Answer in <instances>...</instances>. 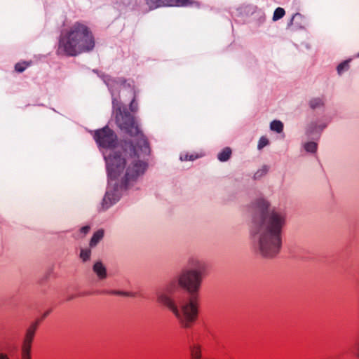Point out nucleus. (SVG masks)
Segmentation results:
<instances>
[{
  "mask_svg": "<svg viewBox=\"0 0 359 359\" xmlns=\"http://www.w3.org/2000/svg\"><path fill=\"white\" fill-rule=\"evenodd\" d=\"M128 86L129 88H131V92L133 95V98L130 103V109L132 111L135 112L137 110V103L135 102L136 92H135V88H133V86L130 85V83H128Z\"/></svg>",
  "mask_w": 359,
  "mask_h": 359,
  "instance_id": "nucleus-16",
  "label": "nucleus"
},
{
  "mask_svg": "<svg viewBox=\"0 0 359 359\" xmlns=\"http://www.w3.org/2000/svg\"><path fill=\"white\" fill-rule=\"evenodd\" d=\"M93 138L97 146L104 149H112L117 144V135L107 126L94 132Z\"/></svg>",
  "mask_w": 359,
  "mask_h": 359,
  "instance_id": "nucleus-5",
  "label": "nucleus"
},
{
  "mask_svg": "<svg viewBox=\"0 0 359 359\" xmlns=\"http://www.w3.org/2000/svg\"><path fill=\"white\" fill-rule=\"evenodd\" d=\"M271 130L280 133L283 130V124L280 121L274 120L270 124Z\"/></svg>",
  "mask_w": 359,
  "mask_h": 359,
  "instance_id": "nucleus-14",
  "label": "nucleus"
},
{
  "mask_svg": "<svg viewBox=\"0 0 359 359\" xmlns=\"http://www.w3.org/2000/svg\"><path fill=\"white\" fill-rule=\"evenodd\" d=\"M349 69V60H345L341 62L337 67V73L341 75L343 72Z\"/></svg>",
  "mask_w": 359,
  "mask_h": 359,
  "instance_id": "nucleus-18",
  "label": "nucleus"
},
{
  "mask_svg": "<svg viewBox=\"0 0 359 359\" xmlns=\"http://www.w3.org/2000/svg\"><path fill=\"white\" fill-rule=\"evenodd\" d=\"M231 155V149L229 147H225L217 155V158L221 162H225L230 158Z\"/></svg>",
  "mask_w": 359,
  "mask_h": 359,
  "instance_id": "nucleus-13",
  "label": "nucleus"
},
{
  "mask_svg": "<svg viewBox=\"0 0 359 359\" xmlns=\"http://www.w3.org/2000/svg\"><path fill=\"white\" fill-rule=\"evenodd\" d=\"M162 0H145L147 5L149 9H154L161 6Z\"/></svg>",
  "mask_w": 359,
  "mask_h": 359,
  "instance_id": "nucleus-20",
  "label": "nucleus"
},
{
  "mask_svg": "<svg viewBox=\"0 0 359 359\" xmlns=\"http://www.w3.org/2000/svg\"><path fill=\"white\" fill-rule=\"evenodd\" d=\"M330 121L325 116L315 121H311L307 126L306 134L309 137L317 139L320 136L321 133L327 126Z\"/></svg>",
  "mask_w": 359,
  "mask_h": 359,
  "instance_id": "nucleus-6",
  "label": "nucleus"
},
{
  "mask_svg": "<svg viewBox=\"0 0 359 359\" xmlns=\"http://www.w3.org/2000/svg\"><path fill=\"white\" fill-rule=\"evenodd\" d=\"M285 10L283 8L278 7L276 8L273 15V20L277 21L281 19L285 15Z\"/></svg>",
  "mask_w": 359,
  "mask_h": 359,
  "instance_id": "nucleus-19",
  "label": "nucleus"
},
{
  "mask_svg": "<svg viewBox=\"0 0 359 359\" xmlns=\"http://www.w3.org/2000/svg\"><path fill=\"white\" fill-rule=\"evenodd\" d=\"M28 65L29 64L27 62H18L15 65V69L16 72L21 73L26 69Z\"/></svg>",
  "mask_w": 359,
  "mask_h": 359,
  "instance_id": "nucleus-22",
  "label": "nucleus"
},
{
  "mask_svg": "<svg viewBox=\"0 0 359 359\" xmlns=\"http://www.w3.org/2000/svg\"><path fill=\"white\" fill-rule=\"evenodd\" d=\"M207 271L208 264L204 260L190 257L187 269L181 273L177 280H172L156 289L158 303L166 307L183 328H190L198 318L197 293Z\"/></svg>",
  "mask_w": 359,
  "mask_h": 359,
  "instance_id": "nucleus-2",
  "label": "nucleus"
},
{
  "mask_svg": "<svg viewBox=\"0 0 359 359\" xmlns=\"http://www.w3.org/2000/svg\"><path fill=\"white\" fill-rule=\"evenodd\" d=\"M39 323V321L34 322L27 329L22 348H29L31 349L32 342Z\"/></svg>",
  "mask_w": 359,
  "mask_h": 359,
  "instance_id": "nucleus-7",
  "label": "nucleus"
},
{
  "mask_svg": "<svg viewBox=\"0 0 359 359\" xmlns=\"http://www.w3.org/2000/svg\"><path fill=\"white\" fill-rule=\"evenodd\" d=\"M104 236V231L102 229H99L96 232H95L90 241V246L95 247L103 238Z\"/></svg>",
  "mask_w": 359,
  "mask_h": 359,
  "instance_id": "nucleus-12",
  "label": "nucleus"
},
{
  "mask_svg": "<svg viewBox=\"0 0 359 359\" xmlns=\"http://www.w3.org/2000/svg\"><path fill=\"white\" fill-rule=\"evenodd\" d=\"M102 294H108L113 295H121L125 297H134V294L131 292H123L120 290H105L102 292Z\"/></svg>",
  "mask_w": 359,
  "mask_h": 359,
  "instance_id": "nucleus-15",
  "label": "nucleus"
},
{
  "mask_svg": "<svg viewBox=\"0 0 359 359\" xmlns=\"http://www.w3.org/2000/svg\"><path fill=\"white\" fill-rule=\"evenodd\" d=\"M267 172V168L264 166L262 169L258 170L254 175L255 179H258L265 175Z\"/></svg>",
  "mask_w": 359,
  "mask_h": 359,
  "instance_id": "nucleus-25",
  "label": "nucleus"
},
{
  "mask_svg": "<svg viewBox=\"0 0 359 359\" xmlns=\"http://www.w3.org/2000/svg\"><path fill=\"white\" fill-rule=\"evenodd\" d=\"M91 255V250L90 249H81L80 252V257L83 262H86L90 259Z\"/></svg>",
  "mask_w": 359,
  "mask_h": 359,
  "instance_id": "nucleus-21",
  "label": "nucleus"
},
{
  "mask_svg": "<svg viewBox=\"0 0 359 359\" xmlns=\"http://www.w3.org/2000/svg\"><path fill=\"white\" fill-rule=\"evenodd\" d=\"M198 4L191 0H162L161 6H191Z\"/></svg>",
  "mask_w": 359,
  "mask_h": 359,
  "instance_id": "nucleus-8",
  "label": "nucleus"
},
{
  "mask_svg": "<svg viewBox=\"0 0 359 359\" xmlns=\"http://www.w3.org/2000/svg\"><path fill=\"white\" fill-rule=\"evenodd\" d=\"M95 40L89 28L80 22L74 23L69 29L61 32L57 54L76 56L93 49Z\"/></svg>",
  "mask_w": 359,
  "mask_h": 359,
  "instance_id": "nucleus-4",
  "label": "nucleus"
},
{
  "mask_svg": "<svg viewBox=\"0 0 359 359\" xmlns=\"http://www.w3.org/2000/svg\"><path fill=\"white\" fill-rule=\"evenodd\" d=\"M199 156L198 155L195 154H185V155H181L180 156V160L181 161H194L197 159Z\"/></svg>",
  "mask_w": 359,
  "mask_h": 359,
  "instance_id": "nucleus-23",
  "label": "nucleus"
},
{
  "mask_svg": "<svg viewBox=\"0 0 359 359\" xmlns=\"http://www.w3.org/2000/svg\"><path fill=\"white\" fill-rule=\"evenodd\" d=\"M325 104V99L323 97H313L309 101V106L312 110L323 109Z\"/></svg>",
  "mask_w": 359,
  "mask_h": 359,
  "instance_id": "nucleus-9",
  "label": "nucleus"
},
{
  "mask_svg": "<svg viewBox=\"0 0 359 359\" xmlns=\"http://www.w3.org/2000/svg\"><path fill=\"white\" fill-rule=\"evenodd\" d=\"M98 76L111 93L116 124L121 130L134 137V140L123 142L121 153L113 151L108 155L103 154L108 177V187L102 202V208L105 210L118 201L123 191L134 187L144 175L148 168L147 158L151 151L148 140L140 130L134 117L114 97L121 87L129 88L128 83H130L134 88L133 81L128 82L123 77L114 78L104 74Z\"/></svg>",
  "mask_w": 359,
  "mask_h": 359,
  "instance_id": "nucleus-1",
  "label": "nucleus"
},
{
  "mask_svg": "<svg viewBox=\"0 0 359 359\" xmlns=\"http://www.w3.org/2000/svg\"><path fill=\"white\" fill-rule=\"evenodd\" d=\"M304 149L309 153H316L318 148V144L315 142H308L304 144Z\"/></svg>",
  "mask_w": 359,
  "mask_h": 359,
  "instance_id": "nucleus-17",
  "label": "nucleus"
},
{
  "mask_svg": "<svg viewBox=\"0 0 359 359\" xmlns=\"http://www.w3.org/2000/svg\"><path fill=\"white\" fill-rule=\"evenodd\" d=\"M93 269L100 280L106 278L107 269L101 262H97L95 263Z\"/></svg>",
  "mask_w": 359,
  "mask_h": 359,
  "instance_id": "nucleus-10",
  "label": "nucleus"
},
{
  "mask_svg": "<svg viewBox=\"0 0 359 359\" xmlns=\"http://www.w3.org/2000/svg\"><path fill=\"white\" fill-rule=\"evenodd\" d=\"M355 355L358 359H359V338L355 344Z\"/></svg>",
  "mask_w": 359,
  "mask_h": 359,
  "instance_id": "nucleus-27",
  "label": "nucleus"
},
{
  "mask_svg": "<svg viewBox=\"0 0 359 359\" xmlns=\"http://www.w3.org/2000/svg\"><path fill=\"white\" fill-rule=\"evenodd\" d=\"M294 21L296 22L297 26L300 28L304 27L306 25L304 17L301 13H295L292 16L290 22L288 23V26L292 25Z\"/></svg>",
  "mask_w": 359,
  "mask_h": 359,
  "instance_id": "nucleus-11",
  "label": "nucleus"
},
{
  "mask_svg": "<svg viewBox=\"0 0 359 359\" xmlns=\"http://www.w3.org/2000/svg\"><path fill=\"white\" fill-rule=\"evenodd\" d=\"M0 359H10V358L7 353L0 352Z\"/></svg>",
  "mask_w": 359,
  "mask_h": 359,
  "instance_id": "nucleus-28",
  "label": "nucleus"
},
{
  "mask_svg": "<svg viewBox=\"0 0 359 359\" xmlns=\"http://www.w3.org/2000/svg\"><path fill=\"white\" fill-rule=\"evenodd\" d=\"M90 229L89 226H84L80 229V233L83 236L89 232Z\"/></svg>",
  "mask_w": 359,
  "mask_h": 359,
  "instance_id": "nucleus-26",
  "label": "nucleus"
},
{
  "mask_svg": "<svg viewBox=\"0 0 359 359\" xmlns=\"http://www.w3.org/2000/svg\"><path fill=\"white\" fill-rule=\"evenodd\" d=\"M358 56H359V53H358Z\"/></svg>",
  "mask_w": 359,
  "mask_h": 359,
  "instance_id": "nucleus-30",
  "label": "nucleus"
},
{
  "mask_svg": "<svg viewBox=\"0 0 359 359\" xmlns=\"http://www.w3.org/2000/svg\"><path fill=\"white\" fill-rule=\"evenodd\" d=\"M269 208V202L262 198L253 203L250 238L255 250L263 257L271 258L280 250L286 213L282 209Z\"/></svg>",
  "mask_w": 359,
  "mask_h": 359,
  "instance_id": "nucleus-3",
  "label": "nucleus"
},
{
  "mask_svg": "<svg viewBox=\"0 0 359 359\" xmlns=\"http://www.w3.org/2000/svg\"><path fill=\"white\" fill-rule=\"evenodd\" d=\"M50 312V311H47L46 313H44L41 318V320L45 318L46 316H48L49 315Z\"/></svg>",
  "mask_w": 359,
  "mask_h": 359,
  "instance_id": "nucleus-29",
  "label": "nucleus"
},
{
  "mask_svg": "<svg viewBox=\"0 0 359 359\" xmlns=\"http://www.w3.org/2000/svg\"><path fill=\"white\" fill-rule=\"evenodd\" d=\"M268 144H269L268 139L265 137H262L259 140L257 147L259 149H262V148H264V147L268 145Z\"/></svg>",
  "mask_w": 359,
  "mask_h": 359,
  "instance_id": "nucleus-24",
  "label": "nucleus"
}]
</instances>
